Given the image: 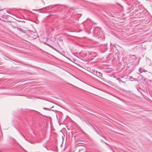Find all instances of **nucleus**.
I'll list each match as a JSON object with an SVG mask.
<instances>
[{"label":"nucleus","mask_w":152,"mask_h":152,"mask_svg":"<svg viewBox=\"0 0 152 152\" xmlns=\"http://www.w3.org/2000/svg\"><path fill=\"white\" fill-rule=\"evenodd\" d=\"M56 6V5H54L52 6V5H50L49 6H47V7H45L43 9H40L39 10H40V12L41 13H44L46 12L48 10H46L48 8H53L54 7Z\"/></svg>","instance_id":"obj_1"},{"label":"nucleus","mask_w":152,"mask_h":152,"mask_svg":"<svg viewBox=\"0 0 152 152\" xmlns=\"http://www.w3.org/2000/svg\"><path fill=\"white\" fill-rule=\"evenodd\" d=\"M44 109H47V108H44Z\"/></svg>","instance_id":"obj_7"},{"label":"nucleus","mask_w":152,"mask_h":152,"mask_svg":"<svg viewBox=\"0 0 152 152\" xmlns=\"http://www.w3.org/2000/svg\"><path fill=\"white\" fill-rule=\"evenodd\" d=\"M139 71L140 73H141L143 72H146L147 71L145 69H142L141 68H140L139 69Z\"/></svg>","instance_id":"obj_2"},{"label":"nucleus","mask_w":152,"mask_h":152,"mask_svg":"<svg viewBox=\"0 0 152 152\" xmlns=\"http://www.w3.org/2000/svg\"><path fill=\"white\" fill-rule=\"evenodd\" d=\"M93 129L94 131L96 132L97 134L98 133H99V132L94 127H93Z\"/></svg>","instance_id":"obj_3"},{"label":"nucleus","mask_w":152,"mask_h":152,"mask_svg":"<svg viewBox=\"0 0 152 152\" xmlns=\"http://www.w3.org/2000/svg\"><path fill=\"white\" fill-rule=\"evenodd\" d=\"M113 151V152H115L114 151Z\"/></svg>","instance_id":"obj_9"},{"label":"nucleus","mask_w":152,"mask_h":152,"mask_svg":"<svg viewBox=\"0 0 152 152\" xmlns=\"http://www.w3.org/2000/svg\"><path fill=\"white\" fill-rule=\"evenodd\" d=\"M45 147L46 148L47 150H48V149H47V148Z\"/></svg>","instance_id":"obj_6"},{"label":"nucleus","mask_w":152,"mask_h":152,"mask_svg":"<svg viewBox=\"0 0 152 152\" xmlns=\"http://www.w3.org/2000/svg\"><path fill=\"white\" fill-rule=\"evenodd\" d=\"M98 134L100 136H101L103 137L99 133H98Z\"/></svg>","instance_id":"obj_4"},{"label":"nucleus","mask_w":152,"mask_h":152,"mask_svg":"<svg viewBox=\"0 0 152 152\" xmlns=\"http://www.w3.org/2000/svg\"><path fill=\"white\" fill-rule=\"evenodd\" d=\"M42 1L43 2V3H44V4H45V3L44 1Z\"/></svg>","instance_id":"obj_5"},{"label":"nucleus","mask_w":152,"mask_h":152,"mask_svg":"<svg viewBox=\"0 0 152 152\" xmlns=\"http://www.w3.org/2000/svg\"><path fill=\"white\" fill-rule=\"evenodd\" d=\"M34 10L36 11V10Z\"/></svg>","instance_id":"obj_8"}]
</instances>
